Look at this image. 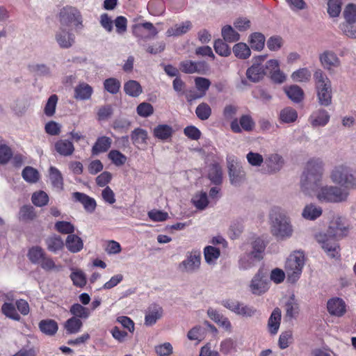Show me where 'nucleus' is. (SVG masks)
I'll use <instances>...</instances> for the list:
<instances>
[{"mask_svg":"<svg viewBox=\"0 0 356 356\" xmlns=\"http://www.w3.org/2000/svg\"><path fill=\"white\" fill-rule=\"evenodd\" d=\"M284 90L287 97L293 102L298 103L303 99L304 92L298 86H286L284 88Z\"/></svg>","mask_w":356,"mask_h":356,"instance_id":"2f4dec72","label":"nucleus"},{"mask_svg":"<svg viewBox=\"0 0 356 356\" xmlns=\"http://www.w3.org/2000/svg\"><path fill=\"white\" fill-rule=\"evenodd\" d=\"M250 289L253 294L259 296L268 290L269 282L264 279L261 273L259 271L252 279Z\"/></svg>","mask_w":356,"mask_h":356,"instance_id":"2eb2a0df","label":"nucleus"},{"mask_svg":"<svg viewBox=\"0 0 356 356\" xmlns=\"http://www.w3.org/2000/svg\"><path fill=\"white\" fill-rule=\"evenodd\" d=\"M131 138L133 144L139 147L140 145H145L147 144L148 135L146 130L137 128L132 131Z\"/></svg>","mask_w":356,"mask_h":356,"instance_id":"72a5a7b5","label":"nucleus"},{"mask_svg":"<svg viewBox=\"0 0 356 356\" xmlns=\"http://www.w3.org/2000/svg\"><path fill=\"white\" fill-rule=\"evenodd\" d=\"M309 195H314L321 203H340L348 199L349 193L339 186L323 184L321 181L310 188Z\"/></svg>","mask_w":356,"mask_h":356,"instance_id":"7ed1b4c3","label":"nucleus"},{"mask_svg":"<svg viewBox=\"0 0 356 356\" xmlns=\"http://www.w3.org/2000/svg\"><path fill=\"white\" fill-rule=\"evenodd\" d=\"M234 163V159L229 158L227 165L230 182L232 185L237 186L244 180L245 172L241 168L237 167Z\"/></svg>","mask_w":356,"mask_h":356,"instance_id":"aec40b11","label":"nucleus"},{"mask_svg":"<svg viewBox=\"0 0 356 356\" xmlns=\"http://www.w3.org/2000/svg\"><path fill=\"white\" fill-rule=\"evenodd\" d=\"M330 119L329 113L323 108H319L311 114L309 122L313 127H325L329 122Z\"/></svg>","mask_w":356,"mask_h":356,"instance_id":"a211bd4d","label":"nucleus"},{"mask_svg":"<svg viewBox=\"0 0 356 356\" xmlns=\"http://www.w3.org/2000/svg\"><path fill=\"white\" fill-rule=\"evenodd\" d=\"M58 99L56 95H51L49 97L44 108V113L47 116L51 117L54 115Z\"/></svg>","mask_w":356,"mask_h":356,"instance_id":"bf43d9fd","label":"nucleus"},{"mask_svg":"<svg viewBox=\"0 0 356 356\" xmlns=\"http://www.w3.org/2000/svg\"><path fill=\"white\" fill-rule=\"evenodd\" d=\"M72 197L75 201L81 202L88 212L92 213L95 211L96 208L95 199L79 192L72 193Z\"/></svg>","mask_w":356,"mask_h":356,"instance_id":"5701e85b","label":"nucleus"},{"mask_svg":"<svg viewBox=\"0 0 356 356\" xmlns=\"http://www.w3.org/2000/svg\"><path fill=\"white\" fill-rule=\"evenodd\" d=\"M266 245L264 241L257 238L249 243L241 247V252L238 256V267L241 270H248L254 267L262 259V253Z\"/></svg>","mask_w":356,"mask_h":356,"instance_id":"f03ea898","label":"nucleus"},{"mask_svg":"<svg viewBox=\"0 0 356 356\" xmlns=\"http://www.w3.org/2000/svg\"><path fill=\"white\" fill-rule=\"evenodd\" d=\"M215 51L220 56H228L231 54L229 46L222 40H216L214 42Z\"/></svg>","mask_w":356,"mask_h":356,"instance_id":"e2e57ef3","label":"nucleus"},{"mask_svg":"<svg viewBox=\"0 0 356 356\" xmlns=\"http://www.w3.org/2000/svg\"><path fill=\"white\" fill-rule=\"evenodd\" d=\"M233 52L236 57L240 59H246L251 55V50L247 44L238 42L233 47Z\"/></svg>","mask_w":356,"mask_h":356,"instance_id":"4c0bfd02","label":"nucleus"},{"mask_svg":"<svg viewBox=\"0 0 356 356\" xmlns=\"http://www.w3.org/2000/svg\"><path fill=\"white\" fill-rule=\"evenodd\" d=\"M327 309L331 316L341 317L346 312V304L340 298H332L327 302Z\"/></svg>","mask_w":356,"mask_h":356,"instance_id":"f3484780","label":"nucleus"},{"mask_svg":"<svg viewBox=\"0 0 356 356\" xmlns=\"http://www.w3.org/2000/svg\"><path fill=\"white\" fill-rule=\"evenodd\" d=\"M104 89L111 94H116L119 92L121 82L115 78H109L104 82Z\"/></svg>","mask_w":356,"mask_h":356,"instance_id":"052dcab7","label":"nucleus"},{"mask_svg":"<svg viewBox=\"0 0 356 356\" xmlns=\"http://www.w3.org/2000/svg\"><path fill=\"white\" fill-rule=\"evenodd\" d=\"M70 278L76 286L83 287L86 284V274L80 269L72 268Z\"/></svg>","mask_w":356,"mask_h":356,"instance_id":"ea45409f","label":"nucleus"},{"mask_svg":"<svg viewBox=\"0 0 356 356\" xmlns=\"http://www.w3.org/2000/svg\"><path fill=\"white\" fill-rule=\"evenodd\" d=\"M266 57V55H262L253 58L254 63L246 71V76L250 81L258 82L264 78L266 72L261 63Z\"/></svg>","mask_w":356,"mask_h":356,"instance_id":"9b49d317","label":"nucleus"},{"mask_svg":"<svg viewBox=\"0 0 356 356\" xmlns=\"http://www.w3.org/2000/svg\"><path fill=\"white\" fill-rule=\"evenodd\" d=\"M221 305L240 316L244 303L236 300L226 299L221 302Z\"/></svg>","mask_w":356,"mask_h":356,"instance_id":"58836bf2","label":"nucleus"},{"mask_svg":"<svg viewBox=\"0 0 356 356\" xmlns=\"http://www.w3.org/2000/svg\"><path fill=\"white\" fill-rule=\"evenodd\" d=\"M47 249L52 252H57L63 249L64 243L63 241L59 236H51L48 237L45 241Z\"/></svg>","mask_w":356,"mask_h":356,"instance_id":"e433bc0d","label":"nucleus"},{"mask_svg":"<svg viewBox=\"0 0 356 356\" xmlns=\"http://www.w3.org/2000/svg\"><path fill=\"white\" fill-rule=\"evenodd\" d=\"M204 62H194L186 60L180 63L179 70L186 74L202 73L206 69Z\"/></svg>","mask_w":356,"mask_h":356,"instance_id":"412c9836","label":"nucleus"},{"mask_svg":"<svg viewBox=\"0 0 356 356\" xmlns=\"http://www.w3.org/2000/svg\"><path fill=\"white\" fill-rule=\"evenodd\" d=\"M112 144V139L107 136L99 137L92 147V154L98 155L100 153L107 152Z\"/></svg>","mask_w":356,"mask_h":356,"instance_id":"b1692460","label":"nucleus"},{"mask_svg":"<svg viewBox=\"0 0 356 356\" xmlns=\"http://www.w3.org/2000/svg\"><path fill=\"white\" fill-rule=\"evenodd\" d=\"M108 158L116 166L123 165L127 161V156L118 150L113 149L108 154Z\"/></svg>","mask_w":356,"mask_h":356,"instance_id":"13d9d810","label":"nucleus"},{"mask_svg":"<svg viewBox=\"0 0 356 356\" xmlns=\"http://www.w3.org/2000/svg\"><path fill=\"white\" fill-rule=\"evenodd\" d=\"M222 36L228 42H236L240 39V35L230 25L222 27Z\"/></svg>","mask_w":356,"mask_h":356,"instance_id":"a18cd8bd","label":"nucleus"},{"mask_svg":"<svg viewBox=\"0 0 356 356\" xmlns=\"http://www.w3.org/2000/svg\"><path fill=\"white\" fill-rule=\"evenodd\" d=\"M58 19L61 26L73 25L76 29L83 27V19L80 12L73 6L61 8L58 13Z\"/></svg>","mask_w":356,"mask_h":356,"instance_id":"1a4fd4ad","label":"nucleus"},{"mask_svg":"<svg viewBox=\"0 0 356 356\" xmlns=\"http://www.w3.org/2000/svg\"><path fill=\"white\" fill-rule=\"evenodd\" d=\"M314 80L318 104L321 106H329L332 100L331 81L321 69L314 72Z\"/></svg>","mask_w":356,"mask_h":356,"instance_id":"0eeeda50","label":"nucleus"},{"mask_svg":"<svg viewBox=\"0 0 356 356\" xmlns=\"http://www.w3.org/2000/svg\"><path fill=\"white\" fill-rule=\"evenodd\" d=\"M124 92L132 97H137L143 92V88L141 85L135 80H129L124 84Z\"/></svg>","mask_w":356,"mask_h":356,"instance_id":"473e14b6","label":"nucleus"},{"mask_svg":"<svg viewBox=\"0 0 356 356\" xmlns=\"http://www.w3.org/2000/svg\"><path fill=\"white\" fill-rule=\"evenodd\" d=\"M34 209L31 206H24L20 209L19 217L21 220L29 221L35 218Z\"/></svg>","mask_w":356,"mask_h":356,"instance_id":"0e129e2a","label":"nucleus"},{"mask_svg":"<svg viewBox=\"0 0 356 356\" xmlns=\"http://www.w3.org/2000/svg\"><path fill=\"white\" fill-rule=\"evenodd\" d=\"M323 210L321 207L314 204H307L302 212L303 218L308 220H314L322 214Z\"/></svg>","mask_w":356,"mask_h":356,"instance_id":"c85d7f7f","label":"nucleus"},{"mask_svg":"<svg viewBox=\"0 0 356 356\" xmlns=\"http://www.w3.org/2000/svg\"><path fill=\"white\" fill-rule=\"evenodd\" d=\"M281 323V310L275 308L272 312L268 321V328L271 334H276L279 330Z\"/></svg>","mask_w":356,"mask_h":356,"instance_id":"393cba45","label":"nucleus"},{"mask_svg":"<svg viewBox=\"0 0 356 356\" xmlns=\"http://www.w3.org/2000/svg\"><path fill=\"white\" fill-rule=\"evenodd\" d=\"M191 28V22L190 21H185L168 29L166 31V35L167 36H180L186 33Z\"/></svg>","mask_w":356,"mask_h":356,"instance_id":"c756f323","label":"nucleus"},{"mask_svg":"<svg viewBox=\"0 0 356 356\" xmlns=\"http://www.w3.org/2000/svg\"><path fill=\"white\" fill-rule=\"evenodd\" d=\"M348 229L346 220L336 216L330 222L327 231L316 234L315 238L328 257L339 258L340 246L338 241L348 235Z\"/></svg>","mask_w":356,"mask_h":356,"instance_id":"f257e3e1","label":"nucleus"},{"mask_svg":"<svg viewBox=\"0 0 356 356\" xmlns=\"http://www.w3.org/2000/svg\"><path fill=\"white\" fill-rule=\"evenodd\" d=\"M200 251L193 250L187 252L185 259L179 264V268L183 273H193L200 268Z\"/></svg>","mask_w":356,"mask_h":356,"instance_id":"9d476101","label":"nucleus"},{"mask_svg":"<svg viewBox=\"0 0 356 356\" xmlns=\"http://www.w3.org/2000/svg\"><path fill=\"white\" fill-rule=\"evenodd\" d=\"M55 40L61 49H70L76 42L75 35L72 30L60 26L55 33Z\"/></svg>","mask_w":356,"mask_h":356,"instance_id":"f8f14e48","label":"nucleus"},{"mask_svg":"<svg viewBox=\"0 0 356 356\" xmlns=\"http://www.w3.org/2000/svg\"><path fill=\"white\" fill-rule=\"evenodd\" d=\"M268 167L273 171L279 170L283 165L282 157L277 154H270L266 159Z\"/></svg>","mask_w":356,"mask_h":356,"instance_id":"49530a36","label":"nucleus"},{"mask_svg":"<svg viewBox=\"0 0 356 356\" xmlns=\"http://www.w3.org/2000/svg\"><path fill=\"white\" fill-rule=\"evenodd\" d=\"M327 12L330 17H337L341 11L342 0H328Z\"/></svg>","mask_w":356,"mask_h":356,"instance_id":"09e8293b","label":"nucleus"},{"mask_svg":"<svg viewBox=\"0 0 356 356\" xmlns=\"http://www.w3.org/2000/svg\"><path fill=\"white\" fill-rule=\"evenodd\" d=\"M195 114L200 120H207L211 115V108L207 103H201L197 106Z\"/></svg>","mask_w":356,"mask_h":356,"instance_id":"4d7b16f0","label":"nucleus"},{"mask_svg":"<svg viewBox=\"0 0 356 356\" xmlns=\"http://www.w3.org/2000/svg\"><path fill=\"white\" fill-rule=\"evenodd\" d=\"M173 129L168 124H159L153 129V135L161 140H168L173 134Z\"/></svg>","mask_w":356,"mask_h":356,"instance_id":"bb28decb","label":"nucleus"},{"mask_svg":"<svg viewBox=\"0 0 356 356\" xmlns=\"http://www.w3.org/2000/svg\"><path fill=\"white\" fill-rule=\"evenodd\" d=\"M331 181L342 188L356 189V170L345 164L335 165L330 172Z\"/></svg>","mask_w":356,"mask_h":356,"instance_id":"423d86ee","label":"nucleus"},{"mask_svg":"<svg viewBox=\"0 0 356 356\" xmlns=\"http://www.w3.org/2000/svg\"><path fill=\"white\" fill-rule=\"evenodd\" d=\"M49 179L54 188L62 190L63 187V179L60 172L55 167L49 168Z\"/></svg>","mask_w":356,"mask_h":356,"instance_id":"c9c22d12","label":"nucleus"},{"mask_svg":"<svg viewBox=\"0 0 356 356\" xmlns=\"http://www.w3.org/2000/svg\"><path fill=\"white\" fill-rule=\"evenodd\" d=\"M311 72L307 67L300 68L294 71L291 77L293 81L296 82H308L311 79Z\"/></svg>","mask_w":356,"mask_h":356,"instance_id":"79ce46f5","label":"nucleus"},{"mask_svg":"<svg viewBox=\"0 0 356 356\" xmlns=\"http://www.w3.org/2000/svg\"><path fill=\"white\" fill-rule=\"evenodd\" d=\"M138 115L143 118L150 116L154 113V108L149 103L143 102L136 108Z\"/></svg>","mask_w":356,"mask_h":356,"instance_id":"774afa93","label":"nucleus"},{"mask_svg":"<svg viewBox=\"0 0 356 356\" xmlns=\"http://www.w3.org/2000/svg\"><path fill=\"white\" fill-rule=\"evenodd\" d=\"M305 255L300 251L293 252L287 258L284 268L287 280L290 283H295L299 280L305 266Z\"/></svg>","mask_w":356,"mask_h":356,"instance_id":"6e6552de","label":"nucleus"},{"mask_svg":"<svg viewBox=\"0 0 356 356\" xmlns=\"http://www.w3.org/2000/svg\"><path fill=\"white\" fill-rule=\"evenodd\" d=\"M65 245L70 252L76 253L83 249V240L77 235L70 234L65 240Z\"/></svg>","mask_w":356,"mask_h":356,"instance_id":"cd10ccee","label":"nucleus"},{"mask_svg":"<svg viewBox=\"0 0 356 356\" xmlns=\"http://www.w3.org/2000/svg\"><path fill=\"white\" fill-rule=\"evenodd\" d=\"M1 310L3 314L7 317L15 321H19L20 316L17 314L14 305L11 303H4L2 305Z\"/></svg>","mask_w":356,"mask_h":356,"instance_id":"69168bd1","label":"nucleus"},{"mask_svg":"<svg viewBox=\"0 0 356 356\" xmlns=\"http://www.w3.org/2000/svg\"><path fill=\"white\" fill-rule=\"evenodd\" d=\"M31 201L36 207H44L47 205L49 202V196L44 191H38L33 193Z\"/></svg>","mask_w":356,"mask_h":356,"instance_id":"603ef678","label":"nucleus"},{"mask_svg":"<svg viewBox=\"0 0 356 356\" xmlns=\"http://www.w3.org/2000/svg\"><path fill=\"white\" fill-rule=\"evenodd\" d=\"M324 164L321 159H311L307 163L306 170L301 178V189L306 195L310 188L323 181Z\"/></svg>","mask_w":356,"mask_h":356,"instance_id":"39448f33","label":"nucleus"},{"mask_svg":"<svg viewBox=\"0 0 356 356\" xmlns=\"http://www.w3.org/2000/svg\"><path fill=\"white\" fill-rule=\"evenodd\" d=\"M204 254L206 262L209 264H214L220 257V250L215 247L207 246L204 248Z\"/></svg>","mask_w":356,"mask_h":356,"instance_id":"3c124183","label":"nucleus"},{"mask_svg":"<svg viewBox=\"0 0 356 356\" xmlns=\"http://www.w3.org/2000/svg\"><path fill=\"white\" fill-rule=\"evenodd\" d=\"M266 38L264 34L254 32L249 35L248 42L253 50L261 51L265 45Z\"/></svg>","mask_w":356,"mask_h":356,"instance_id":"7c9ffc66","label":"nucleus"},{"mask_svg":"<svg viewBox=\"0 0 356 356\" xmlns=\"http://www.w3.org/2000/svg\"><path fill=\"white\" fill-rule=\"evenodd\" d=\"M293 342V332L291 330L282 332L278 340L279 347L284 350L288 348Z\"/></svg>","mask_w":356,"mask_h":356,"instance_id":"5fc2aeb1","label":"nucleus"},{"mask_svg":"<svg viewBox=\"0 0 356 356\" xmlns=\"http://www.w3.org/2000/svg\"><path fill=\"white\" fill-rule=\"evenodd\" d=\"M70 311L74 317L78 318L86 319L90 315V310L79 303L72 305Z\"/></svg>","mask_w":356,"mask_h":356,"instance_id":"de8ad7c7","label":"nucleus"},{"mask_svg":"<svg viewBox=\"0 0 356 356\" xmlns=\"http://www.w3.org/2000/svg\"><path fill=\"white\" fill-rule=\"evenodd\" d=\"M39 327L44 334L52 336L55 334L58 330V324L52 319H46L40 322Z\"/></svg>","mask_w":356,"mask_h":356,"instance_id":"f704fd0d","label":"nucleus"},{"mask_svg":"<svg viewBox=\"0 0 356 356\" xmlns=\"http://www.w3.org/2000/svg\"><path fill=\"white\" fill-rule=\"evenodd\" d=\"M270 230L279 239H286L293 235V229L290 218L280 208H275L270 214Z\"/></svg>","mask_w":356,"mask_h":356,"instance_id":"20e7f679","label":"nucleus"},{"mask_svg":"<svg viewBox=\"0 0 356 356\" xmlns=\"http://www.w3.org/2000/svg\"><path fill=\"white\" fill-rule=\"evenodd\" d=\"M346 23L341 25L342 31L348 36L346 30H353L356 25V6L348 4L343 12Z\"/></svg>","mask_w":356,"mask_h":356,"instance_id":"dca6fc26","label":"nucleus"},{"mask_svg":"<svg viewBox=\"0 0 356 356\" xmlns=\"http://www.w3.org/2000/svg\"><path fill=\"white\" fill-rule=\"evenodd\" d=\"M255 123L252 117L248 115H242L239 120L234 119L230 124L231 129L234 133H241L243 131H251L254 127Z\"/></svg>","mask_w":356,"mask_h":356,"instance_id":"4468645a","label":"nucleus"},{"mask_svg":"<svg viewBox=\"0 0 356 356\" xmlns=\"http://www.w3.org/2000/svg\"><path fill=\"white\" fill-rule=\"evenodd\" d=\"M266 44L269 50L273 51H277L283 45V40L280 36H271L267 40Z\"/></svg>","mask_w":356,"mask_h":356,"instance_id":"338daca9","label":"nucleus"},{"mask_svg":"<svg viewBox=\"0 0 356 356\" xmlns=\"http://www.w3.org/2000/svg\"><path fill=\"white\" fill-rule=\"evenodd\" d=\"M22 175L23 179L30 184H34L38 182L40 177L38 171L31 166L26 167L22 170Z\"/></svg>","mask_w":356,"mask_h":356,"instance_id":"37998d69","label":"nucleus"},{"mask_svg":"<svg viewBox=\"0 0 356 356\" xmlns=\"http://www.w3.org/2000/svg\"><path fill=\"white\" fill-rule=\"evenodd\" d=\"M93 93V88L85 82L79 83L74 88V97L77 100H88Z\"/></svg>","mask_w":356,"mask_h":356,"instance_id":"4be33fe9","label":"nucleus"},{"mask_svg":"<svg viewBox=\"0 0 356 356\" xmlns=\"http://www.w3.org/2000/svg\"><path fill=\"white\" fill-rule=\"evenodd\" d=\"M56 151L64 156H70L74 151V147L72 142L66 139H60L54 144Z\"/></svg>","mask_w":356,"mask_h":356,"instance_id":"a878e982","label":"nucleus"},{"mask_svg":"<svg viewBox=\"0 0 356 356\" xmlns=\"http://www.w3.org/2000/svg\"><path fill=\"white\" fill-rule=\"evenodd\" d=\"M55 229L60 233L64 234H73L74 232V226L70 222L58 221L55 224Z\"/></svg>","mask_w":356,"mask_h":356,"instance_id":"680f3d73","label":"nucleus"},{"mask_svg":"<svg viewBox=\"0 0 356 356\" xmlns=\"http://www.w3.org/2000/svg\"><path fill=\"white\" fill-rule=\"evenodd\" d=\"M82 325L81 321L73 316L65 323L64 327L68 334H76L80 331Z\"/></svg>","mask_w":356,"mask_h":356,"instance_id":"a19ab883","label":"nucleus"},{"mask_svg":"<svg viewBox=\"0 0 356 356\" xmlns=\"http://www.w3.org/2000/svg\"><path fill=\"white\" fill-rule=\"evenodd\" d=\"M192 201L195 207L200 210L204 209L209 204L207 195L205 192H200L195 195Z\"/></svg>","mask_w":356,"mask_h":356,"instance_id":"6e6d98bb","label":"nucleus"},{"mask_svg":"<svg viewBox=\"0 0 356 356\" xmlns=\"http://www.w3.org/2000/svg\"><path fill=\"white\" fill-rule=\"evenodd\" d=\"M297 118V111L291 107H286L281 110L280 113V119L284 123L293 122L296 120Z\"/></svg>","mask_w":356,"mask_h":356,"instance_id":"c03bdc74","label":"nucleus"},{"mask_svg":"<svg viewBox=\"0 0 356 356\" xmlns=\"http://www.w3.org/2000/svg\"><path fill=\"white\" fill-rule=\"evenodd\" d=\"M163 308L157 304H152L146 310L145 325L152 326L163 316Z\"/></svg>","mask_w":356,"mask_h":356,"instance_id":"6ab92c4d","label":"nucleus"},{"mask_svg":"<svg viewBox=\"0 0 356 356\" xmlns=\"http://www.w3.org/2000/svg\"><path fill=\"white\" fill-rule=\"evenodd\" d=\"M319 60L322 67L332 73L335 69L341 67V60L332 51L326 50L319 55Z\"/></svg>","mask_w":356,"mask_h":356,"instance_id":"ddd939ff","label":"nucleus"},{"mask_svg":"<svg viewBox=\"0 0 356 356\" xmlns=\"http://www.w3.org/2000/svg\"><path fill=\"white\" fill-rule=\"evenodd\" d=\"M45 254L42 248L33 246L29 249L27 257L32 263L39 264Z\"/></svg>","mask_w":356,"mask_h":356,"instance_id":"8fccbe9b","label":"nucleus"},{"mask_svg":"<svg viewBox=\"0 0 356 356\" xmlns=\"http://www.w3.org/2000/svg\"><path fill=\"white\" fill-rule=\"evenodd\" d=\"M208 176L209 179L215 184H219L222 181V170L218 164L210 166Z\"/></svg>","mask_w":356,"mask_h":356,"instance_id":"864d4df0","label":"nucleus"}]
</instances>
